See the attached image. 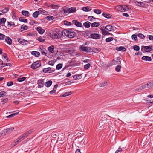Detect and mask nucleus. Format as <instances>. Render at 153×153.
Instances as JSON below:
<instances>
[{"label":"nucleus","instance_id":"obj_1","mask_svg":"<svg viewBox=\"0 0 153 153\" xmlns=\"http://www.w3.org/2000/svg\"><path fill=\"white\" fill-rule=\"evenodd\" d=\"M41 65V63L39 61H36L33 63L31 66V68L33 69H36L39 67Z\"/></svg>","mask_w":153,"mask_h":153},{"label":"nucleus","instance_id":"obj_2","mask_svg":"<svg viewBox=\"0 0 153 153\" xmlns=\"http://www.w3.org/2000/svg\"><path fill=\"white\" fill-rule=\"evenodd\" d=\"M117 7H118L119 8L118 10L121 12H124L129 10L127 5H119Z\"/></svg>","mask_w":153,"mask_h":153},{"label":"nucleus","instance_id":"obj_3","mask_svg":"<svg viewBox=\"0 0 153 153\" xmlns=\"http://www.w3.org/2000/svg\"><path fill=\"white\" fill-rule=\"evenodd\" d=\"M80 49L82 51L86 53L91 52V48L90 47H85L83 45L80 46Z\"/></svg>","mask_w":153,"mask_h":153},{"label":"nucleus","instance_id":"obj_4","mask_svg":"<svg viewBox=\"0 0 153 153\" xmlns=\"http://www.w3.org/2000/svg\"><path fill=\"white\" fill-rule=\"evenodd\" d=\"M101 36L97 33H92L90 35V38L94 39H97L100 38Z\"/></svg>","mask_w":153,"mask_h":153},{"label":"nucleus","instance_id":"obj_5","mask_svg":"<svg viewBox=\"0 0 153 153\" xmlns=\"http://www.w3.org/2000/svg\"><path fill=\"white\" fill-rule=\"evenodd\" d=\"M68 32V37L69 38H73L75 36L76 34L72 29H69Z\"/></svg>","mask_w":153,"mask_h":153},{"label":"nucleus","instance_id":"obj_6","mask_svg":"<svg viewBox=\"0 0 153 153\" xmlns=\"http://www.w3.org/2000/svg\"><path fill=\"white\" fill-rule=\"evenodd\" d=\"M51 37L54 39H58L60 38V36L56 32H53L52 34H51Z\"/></svg>","mask_w":153,"mask_h":153},{"label":"nucleus","instance_id":"obj_7","mask_svg":"<svg viewBox=\"0 0 153 153\" xmlns=\"http://www.w3.org/2000/svg\"><path fill=\"white\" fill-rule=\"evenodd\" d=\"M17 40L19 43L23 45H26L28 41L23 39L18 38Z\"/></svg>","mask_w":153,"mask_h":153},{"label":"nucleus","instance_id":"obj_8","mask_svg":"<svg viewBox=\"0 0 153 153\" xmlns=\"http://www.w3.org/2000/svg\"><path fill=\"white\" fill-rule=\"evenodd\" d=\"M73 24H74L76 26L82 27V25L81 22H79L77 20H74L72 21Z\"/></svg>","mask_w":153,"mask_h":153},{"label":"nucleus","instance_id":"obj_9","mask_svg":"<svg viewBox=\"0 0 153 153\" xmlns=\"http://www.w3.org/2000/svg\"><path fill=\"white\" fill-rule=\"evenodd\" d=\"M143 47L145 51L146 52H148L151 51L152 49V46H142V47Z\"/></svg>","mask_w":153,"mask_h":153},{"label":"nucleus","instance_id":"obj_10","mask_svg":"<svg viewBox=\"0 0 153 153\" xmlns=\"http://www.w3.org/2000/svg\"><path fill=\"white\" fill-rule=\"evenodd\" d=\"M37 84L38 85V88H41L43 87L44 85V82L43 80H42L41 79H39L37 81Z\"/></svg>","mask_w":153,"mask_h":153},{"label":"nucleus","instance_id":"obj_11","mask_svg":"<svg viewBox=\"0 0 153 153\" xmlns=\"http://www.w3.org/2000/svg\"><path fill=\"white\" fill-rule=\"evenodd\" d=\"M116 50L118 51H126V49L123 46H120V47H117L116 48Z\"/></svg>","mask_w":153,"mask_h":153},{"label":"nucleus","instance_id":"obj_12","mask_svg":"<svg viewBox=\"0 0 153 153\" xmlns=\"http://www.w3.org/2000/svg\"><path fill=\"white\" fill-rule=\"evenodd\" d=\"M141 59L142 60L145 61H150L152 60V59L151 57L147 56H143Z\"/></svg>","mask_w":153,"mask_h":153},{"label":"nucleus","instance_id":"obj_13","mask_svg":"<svg viewBox=\"0 0 153 153\" xmlns=\"http://www.w3.org/2000/svg\"><path fill=\"white\" fill-rule=\"evenodd\" d=\"M69 32V30L65 29L62 32H61L62 33V35L64 36H66L68 37V33Z\"/></svg>","mask_w":153,"mask_h":153},{"label":"nucleus","instance_id":"obj_14","mask_svg":"<svg viewBox=\"0 0 153 153\" xmlns=\"http://www.w3.org/2000/svg\"><path fill=\"white\" fill-rule=\"evenodd\" d=\"M37 31L41 34H42L45 32V30L42 27H38L36 28Z\"/></svg>","mask_w":153,"mask_h":153},{"label":"nucleus","instance_id":"obj_15","mask_svg":"<svg viewBox=\"0 0 153 153\" xmlns=\"http://www.w3.org/2000/svg\"><path fill=\"white\" fill-rule=\"evenodd\" d=\"M72 94V92L71 91H70L69 92H65L64 94H62L60 95V97H66V96H68L71 94Z\"/></svg>","mask_w":153,"mask_h":153},{"label":"nucleus","instance_id":"obj_16","mask_svg":"<svg viewBox=\"0 0 153 153\" xmlns=\"http://www.w3.org/2000/svg\"><path fill=\"white\" fill-rule=\"evenodd\" d=\"M105 29H107L109 31H111L113 29V27L111 25H107L105 27Z\"/></svg>","mask_w":153,"mask_h":153},{"label":"nucleus","instance_id":"obj_17","mask_svg":"<svg viewBox=\"0 0 153 153\" xmlns=\"http://www.w3.org/2000/svg\"><path fill=\"white\" fill-rule=\"evenodd\" d=\"M5 41L9 45H11L12 43V40L9 37H7L5 39Z\"/></svg>","mask_w":153,"mask_h":153},{"label":"nucleus","instance_id":"obj_18","mask_svg":"<svg viewBox=\"0 0 153 153\" xmlns=\"http://www.w3.org/2000/svg\"><path fill=\"white\" fill-rule=\"evenodd\" d=\"M14 129V127H10L4 130V131L5 132V133H9L10 131L13 130Z\"/></svg>","mask_w":153,"mask_h":153},{"label":"nucleus","instance_id":"obj_19","mask_svg":"<svg viewBox=\"0 0 153 153\" xmlns=\"http://www.w3.org/2000/svg\"><path fill=\"white\" fill-rule=\"evenodd\" d=\"M63 9L64 13L67 14L70 13L69 8H67L64 7L63 8Z\"/></svg>","mask_w":153,"mask_h":153},{"label":"nucleus","instance_id":"obj_20","mask_svg":"<svg viewBox=\"0 0 153 153\" xmlns=\"http://www.w3.org/2000/svg\"><path fill=\"white\" fill-rule=\"evenodd\" d=\"M102 15L105 17L107 19L110 18L111 17V15L108 13H103Z\"/></svg>","mask_w":153,"mask_h":153},{"label":"nucleus","instance_id":"obj_21","mask_svg":"<svg viewBox=\"0 0 153 153\" xmlns=\"http://www.w3.org/2000/svg\"><path fill=\"white\" fill-rule=\"evenodd\" d=\"M100 24L99 23L95 22L93 23H91V26L93 27H98Z\"/></svg>","mask_w":153,"mask_h":153},{"label":"nucleus","instance_id":"obj_22","mask_svg":"<svg viewBox=\"0 0 153 153\" xmlns=\"http://www.w3.org/2000/svg\"><path fill=\"white\" fill-rule=\"evenodd\" d=\"M54 46L53 45H51L48 47V49L51 53H52L54 52Z\"/></svg>","mask_w":153,"mask_h":153},{"label":"nucleus","instance_id":"obj_23","mask_svg":"<svg viewBox=\"0 0 153 153\" xmlns=\"http://www.w3.org/2000/svg\"><path fill=\"white\" fill-rule=\"evenodd\" d=\"M52 82V81L49 80L45 82V86L47 87H49L51 85Z\"/></svg>","mask_w":153,"mask_h":153},{"label":"nucleus","instance_id":"obj_24","mask_svg":"<svg viewBox=\"0 0 153 153\" xmlns=\"http://www.w3.org/2000/svg\"><path fill=\"white\" fill-rule=\"evenodd\" d=\"M31 54L34 55L36 57H38L39 56L40 53L39 52L37 51H33L32 52Z\"/></svg>","mask_w":153,"mask_h":153},{"label":"nucleus","instance_id":"obj_25","mask_svg":"<svg viewBox=\"0 0 153 153\" xmlns=\"http://www.w3.org/2000/svg\"><path fill=\"white\" fill-rule=\"evenodd\" d=\"M39 14V11H36L33 14V16L35 18L37 17L38 16Z\"/></svg>","mask_w":153,"mask_h":153},{"label":"nucleus","instance_id":"obj_26","mask_svg":"<svg viewBox=\"0 0 153 153\" xmlns=\"http://www.w3.org/2000/svg\"><path fill=\"white\" fill-rule=\"evenodd\" d=\"M82 10L83 11L85 12H88L90 11L91 10V9L90 8V7L88 6L86 7H84L82 8Z\"/></svg>","mask_w":153,"mask_h":153},{"label":"nucleus","instance_id":"obj_27","mask_svg":"<svg viewBox=\"0 0 153 153\" xmlns=\"http://www.w3.org/2000/svg\"><path fill=\"white\" fill-rule=\"evenodd\" d=\"M146 103L149 105H150L151 104H152L153 103V100H152L150 99L149 98H147L146 99Z\"/></svg>","mask_w":153,"mask_h":153},{"label":"nucleus","instance_id":"obj_28","mask_svg":"<svg viewBox=\"0 0 153 153\" xmlns=\"http://www.w3.org/2000/svg\"><path fill=\"white\" fill-rule=\"evenodd\" d=\"M22 13V15L24 16H29V13L27 11L23 10Z\"/></svg>","mask_w":153,"mask_h":153},{"label":"nucleus","instance_id":"obj_29","mask_svg":"<svg viewBox=\"0 0 153 153\" xmlns=\"http://www.w3.org/2000/svg\"><path fill=\"white\" fill-rule=\"evenodd\" d=\"M9 9L7 7L3 8L2 9L0 10V11L3 13H5L8 11Z\"/></svg>","mask_w":153,"mask_h":153},{"label":"nucleus","instance_id":"obj_30","mask_svg":"<svg viewBox=\"0 0 153 153\" xmlns=\"http://www.w3.org/2000/svg\"><path fill=\"white\" fill-rule=\"evenodd\" d=\"M90 24H91V23L88 22H85L83 23V25L85 27L88 28L90 27Z\"/></svg>","mask_w":153,"mask_h":153},{"label":"nucleus","instance_id":"obj_31","mask_svg":"<svg viewBox=\"0 0 153 153\" xmlns=\"http://www.w3.org/2000/svg\"><path fill=\"white\" fill-rule=\"evenodd\" d=\"M102 34L104 36L108 35V32L105 30L104 29L102 28L101 29Z\"/></svg>","mask_w":153,"mask_h":153},{"label":"nucleus","instance_id":"obj_32","mask_svg":"<svg viewBox=\"0 0 153 153\" xmlns=\"http://www.w3.org/2000/svg\"><path fill=\"white\" fill-rule=\"evenodd\" d=\"M28 27L26 25H22L21 27V32H22L23 31V30H22L23 29L24 30H26L27 29Z\"/></svg>","mask_w":153,"mask_h":153},{"label":"nucleus","instance_id":"obj_33","mask_svg":"<svg viewBox=\"0 0 153 153\" xmlns=\"http://www.w3.org/2000/svg\"><path fill=\"white\" fill-rule=\"evenodd\" d=\"M26 77H23L21 78H19L17 79V81L19 82H21L25 81L26 79Z\"/></svg>","mask_w":153,"mask_h":153},{"label":"nucleus","instance_id":"obj_34","mask_svg":"<svg viewBox=\"0 0 153 153\" xmlns=\"http://www.w3.org/2000/svg\"><path fill=\"white\" fill-rule=\"evenodd\" d=\"M63 65L62 64L59 63L58 64L56 67V69L57 70H59L61 69Z\"/></svg>","mask_w":153,"mask_h":153},{"label":"nucleus","instance_id":"obj_35","mask_svg":"<svg viewBox=\"0 0 153 153\" xmlns=\"http://www.w3.org/2000/svg\"><path fill=\"white\" fill-rule=\"evenodd\" d=\"M81 76L78 75H75L73 76V78L75 80H79L81 79Z\"/></svg>","mask_w":153,"mask_h":153},{"label":"nucleus","instance_id":"obj_36","mask_svg":"<svg viewBox=\"0 0 153 153\" xmlns=\"http://www.w3.org/2000/svg\"><path fill=\"white\" fill-rule=\"evenodd\" d=\"M137 5L138 6L141 7H144L145 6V4L141 2H137Z\"/></svg>","mask_w":153,"mask_h":153},{"label":"nucleus","instance_id":"obj_37","mask_svg":"<svg viewBox=\"0 0 153 153\" xmlns=\"http://www.w3.org/2000/svg\"><path fill=\"white\" fill-rule=\"evenodd\" d=\"M108 84V82H105L100 84L99 86L100 87H104L107 86Z\"/></svg>","mask_w":153,"mask_h":153},{"label":"nucleus","instance_id":"obj_38","mask_svg":"<svg viewBox=\"0 0 153 153\" xmlns=\"http://www.w3.org/2000/svg\"><path fill=\"white\" fill-rule=\"evenodd\" d=\"M19 113V112H18L15 113H13L10 115L7 116V118H11L12 117H13L14 116L18 114Z\"/></svg>","mask_w":153,"mask_h":153},{"label":"nucleus","instance_id":"obj_39","mask_svg":"<svg viewBox=\"0 0 153 153\" xmlns=\"http://www.w3.org/2000/svg\"><path fill=\"white\" fill-rule=\"evenodd\" d=\"M46 19L49 21L52 20L54 19V17L52 16H47L46 18Z\"/></svg>","mask_w":153,"mask_h":153},{"label":"nucleus","instance_id":"obj_40","mask_svg":"<svg viewBox=\"0 0 153 153\" xmlns=\"http://www.w3.org/2000/svg\"><path fill=\"white\" fill-rule=\"evenodd\" d=\"M19 21L21 22H27V19H24L23 17H21L19 18Z\"/></svg>","mask_w":153,"mask_h":153},{"label":"nucleus","instance_id":"obj_41","mask_svg":"<svg viewBox=\"0 0 153 153\" xmlns=\"http://www.w3.org/2000/svg\"><path fill=\"white\" fill-rule=\"evenodd\" d=\"M142 86L143 88V89L151 87V86H150V84H149V83H148L145 84L143 85Z\"/></svg>","mask_w":153,"mask_h":153},{"label":"nucleus","instance_id":"obj_42","mask_svg":"<svg viewBox=\"0 0 153 153\" xmlns=\"http://www.w3.org/2000/svg\"><path fill=\"white\" fill-rule=\"evenodd\" d=\"M70 13H73L76 11V9L75 7H71L69 8Z\"/></svg>","mask_w":153,"mask_h":153},{"label":"nucleus","instance_id":"obj_43","mask_svg":"<svg viewBox=\"0 0 153 153\" xmlns=\"http://www.w3.org/2000/svg\"><path fill=\"white\" fill-rule=\"evenodd\" d=\"M48 73H51L54 72L55 71V69L54 68L48 67Z\"/></svg>","mask_w":153,"mask_h":153},{"label":"nucleus","instance_id":"obj_44","mask_svg":"<svg viewBox=\"0 0 153 153\" xmlns=\"http://www.w3.org/2000/svg\"><path fill=\"white\" fill-rule=\"evenodd\" d=\"M121 68V66L120 65H117L115 68V71L117 72H119Z\"/></svg>","mask_w":153,"mask_h":153},{"label":"nucleus","instance_id":"obj_45","mask_svg":"<svg viewBox=\"0 0 153 153\" xmlns=\"http://www.w3.org/2000/svg\"><path fill=\"white\" fill-rule=\"evenodd\" d=\"M27 36H29L34 37L35 36V34L33 32H30L27 33Z\"/></svg>","mask_w":153,"mask_h":153},{"label":"nucleus","instance_id":"obj_46","mask_svg":"<svg viewBox=\"0 0 153 153\" xmlns=\"http://www.w3.org/2000/svg\"><path fill=\"white\" fill-rule=\"evenodd\" d=\"M7 93L5 91H1L0 92V97H2L6 95Z\"/></svg>","mask_w":153,"mask_h":153},{"label":"nucleus","instance_id":"obj_47","mask_svg":"<svg viewBox=\"0 0 153 153\" xmlns=\"http://www.w3.org/2000/svg\"><path fill=\"white\" fill-rule=\"evenodd\" d=\"M94 12L97 14H100L101 13V10L99 9H94Z\"/></svg>","mask_w":153,"mask_h":153},{"label":"nucleus","instance_id":"obj_48","mask_svg":"<svg viewBox=\"0 0 153 153\" xmlns=\"http://www.w3.org/2000/svg\"><path fill=\"white\" fill-rule=\"evenodd\" d=\"M91 64L90 63H88L84 65V69L87 70L89 68Z\"/></svg>","mask_w":153,"mask_h":153},{"label":"nucleus","instance_id":"obj_49","mask_svg":"<svg viewBox=\"0 0 153 153\" xmlns=\"http://www.w3.org/2000/svg\"><path fill=\"white\" fill-rule=\"evenodd\" d=\"M64 23L65 25L67 26H70L71 25V23L70 22L66 20L64 21Z\"/></svg>","mask_w":153,"mask_h":153},{"label":"nucleus","instance_id":"obj_50","mask_svg":"<svg viewBox=\"0 0 153 153\" xmlns=\"http://www.w3.org/2000/svg\"><path fill=\"white\" fill-rule=\"evenodd\" d=\"M98 49L97 48H95L94 47L93 48V49H91V52H93L96 53L99 52Z\"/></svg>","mask_w":153,"mask_h":153},{"label":"nucleus","instance_id":"obj_51","mask_svg":"<svg viewBox=\"0 0 153 153\" xmlns=\"http://www.w3.org/2000/svg\"><path fill=\"white\" fill-rule=\"evenodd\" d=\"M56 61L54 60L50 61L48 62V64L51 66H53L55 63Z\"/></svg>","mask_w":153,"mask_h":153},{"label":"nucleus","instance_id":"obj_52","mask_svg":"<svg viewBox=\"0 0 153 153\" xmlns=\"http://www.w3.org/2000/svg\"><path fill=\"white\" fill-rule=\"evenodd\" d=\"M114 38L113 37H108L107 38L105 39V41L107 42H109L112 41L113 40Z\"/></svg>","mask_w":153,"mask_h":153},{"label":"nucleus","instance_id":"obj_53","mask_svg":"<svg viewBox=\"0 0 153 153\" xmlns=\"http://www.w3.org/2000/svg\"><path fill=\"white\" fill-rule=\"evenodd\" d=\"M134 49L135 51H138L140 49V47L138 46L135 45L133 46Z\"/></svg>","mask_w":153,"mask_h":153},{"label":"nucleus","instance_id":"obj_54","mask_svg":"<svg viewBox=\"0 0 153 153\" xmlns=\"http://www.w3.org/2000/svg\"><path fill=\"white\" fill-rule=\"evenodd\" d=\"M137 36L139 38L142 39H143L145 37V36L142 33H139L137 35Z\"/></svg>","mask_w":153,"mask_h":153},{"label":"nucleus","instance_id":"obj_55","mask_svg":"<svg viewBox=\"0 0 153 153\" xmlns=\"http://www.w3.org/2000/svg\"><path fill=\"white\" fill-rule=\"evenodd\" d=\"M37 40L41 42H43L45 41V39H43L42 37H40L38 38L37 39Z\"/></svg>","mask_w":153,"mask_h":153},{"label":"nucleus","instance_id":"obj_56","mask_svg":"<svg viewBox=\"0 0 153 153\" xmlns=\"http://www.w3.org/2000/svg\"><path fill=\"white\" fill-rule=\"evenodd\" d=\"M48 6L51 7L52 8L54 9H57L58 7L57 5L53 4H51L50 6Z\"/></svg>","mask_w":153,"mask_h":153},{"label":"nucleus","instance_id":"obj_57","mask_svg":"<svg viewBox=\"0 0 153 153\" xmlns=\"http://www.w3.org/2000/svg\"><path fill=\"white\" fill-rule=\"evenodd\" d=\"M137 35L135 34H133L132 36V38L133 39H134L135 41H137Z\"/></svg>","mask_w":153,"mask_h":153},{"label":"nucleus","instance_id":"obj_58","mask_svg":"<svg viewBox=\"0 0 153 153\" xmlns=\"http://www.w3.org/2000/svg\"><path fill=\"white\" fill-rule=\"evenodd\" d=\"M8 100V98H5L4 99H3L2 101L1 102H2V104H3L6 102H7Z\"/></svg>","mask_w":153,"mask_h":153},{"label":"nucleus","instance_id":"obj_59","mask_svg":"<svg viewBox=\"0 0 153 153\" xmlns=\"http://www.w3.org/2000/svg\"><path fill=\"white\" fill-rule=\"evenodd\" d=\"M5 37V35L1 33H0V40H2L4 39Z\"/></svg>","mask_w":153,"mask_h":153},{"label":"nucleus","instance_id":"obj_60","mask_svg":"<svg viewBox=\"0 0 153 153\" xmlns=\"http://www.w3.org/2000/svg\"><path fill=\"white\" fill-rule=\"evenodd\" d=\"M38 23V22L37 21H30L29 22V24L30 25H34V24H37Z\"/></svg>","mask_w":153,"mask_h":153},{"label":"nucleus","instance_id":"obj_61","mask_svg":"<svg viewBox=\"0 0 153 153\" xmlns=\"http://www.w3.org/2000/svg\"><path fill=\"white\" fill-rule=\"evenodd\" d=\"M7 85L8 86H11L13 85V82L12 81H10L7 82Z\"/></svg>","mask_w":153,"mask_h":153},{"label":"nucleus","instance_id":"obj_62","mask_svg":"<svg viewBox=\"0 0 153 153\" xmlns=\"http://www.w3.org/2000/svg\"><path fill=\"white\" fill-rule=\"evenodd\" d=\"M143 89V86L142 85V86H140L139 87H138V88H137L135 90H136V91H139V90H142Z\"/></svg>","mask_w":153,"mask_h":153},{"label":"nucleus","instance_id":"obj_63","mask_svg":"<svg viewBox=\"0 0 153 153\" xmlns=\"http://www.w3.org/2000/svg\"><path fill=\"white\" fill-rule=\"evenodd\" d=\"M8 25L10 26H12L13 25H14L15 24L14 22H8Z\"/></svg>","mask_w":153,"mask_h":153},{"label":"nucleus","instance_id":"obj_64","mask_svg":"<svg viewBox=\"0 0 153 153\" xmlns=\"http://www.w3.org/2000/svg\"><path fill=\"white\" fill-rule=\"evenodd\" d=\"M48 67L44 68L43 69V71L44 73H48Z\"/></svg>","mask_w":153,"mask_h":153}]
</instances>
